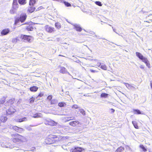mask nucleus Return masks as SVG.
Listing matches in <instances>:
<instances>
[{
	"label": "nucleus",
	"mask_w": 152,
	"mask_h": 152,
	"mask_svg": "<svg viewBox=\"0 0 152 152\" xmlns=\"http://www.w3.org/2000/svg\"><path fill=\"white\" fill-rule=\"evenodd\" d=\"M63 137L60 136L50 134L45 139V142L47 144H51L61 140Z\"/></svg>",
	"instance_id": "nucleus-1"
},
{
	"label": "nucleus",
	"mask_w": 152,
	"mask_h": 152,
	"mask_svg": "<svg viewBox=\"0 0 152 152\" xmlns=\"http://www.w3.org/2000/svg\"><path fill=\"white\" fill-rule=\"evenodd\" d=\"M11 136V140L13 142L17 144L23 142L25 140L24 136L17 133L12 134Z\"/></svg>",
	"instance_id": "nucleus-2"
},
{
	"label": "nucleus",
	"mask_w": 152,
	"mask_h": 152,
	"mask_svg": "<svg viewBox=\"0 0 152 152\" xmlns=\"http://www.w3.org/2000/svg\"><path fill=\"white\" fill-rule=\"evenodd\" d=\"M136 55L137 57L142 60V61L144 62L146 66L149 68H151L150 64L147 58L143 56L140 53L136 52Z\"/></svg>",
	"instance_id": "nucleus-3"
},
{
	"label": "nucleus",
	"mask_w": 152,
	"mask_h": 152,
	"mask_svg": "<svg viewBox=\"0 0 152 152\" xmlns=\"http://www.w3.org/2000/svg\"><path fill=\"white\" fill-rule=\"evenodd\" d=\"M27 15L25 13H22L19 16V18H16L15 19L14 24L16 25L19 21L21 23H23L26 20Z\"/></svg>",
	"instance_id": "nucleus-4"
},
{
	"label": "nucleus",
	"mask_w": 152,
	"mask_h": 152,
	"mask_svg": "<svg viewBox=\"0 0 152 152\" xmlns=\"http://www.w3.org/2000/svg\"><path fill=\"white\" fill-rule=\"evenodd\" d=\"M20 38L21 39L25 42H30L31 39L32 38V36L30 35L21 34Z\"/></svg>",
	"instance_id": "nucleus-5"
},
{
	"label": "nucleus",
	"mask_w": 152,
	"mask_h": 152,
	"mask_svg": "<svg viewBox=\"0 0 152 152\" xmlns=\"http://www.w3.org/2000/svg\"><path fill=\"white\" fill-rule=\"evenodd\" d=\"M45 31L49 33H52L55 31V29L54 27L50 26L48 25L45 26Z\"/></svg>",
	"instance_id": "nucleus-6"
},
{
	"label": "nucleus",
	"mask_w": 152,
	"mask_h": 152,
	"mask_svg": "<svg viewBox=\"0 0 152 152\" xmlns=\"http://www.w3.org/2000/svg\"><path fill=\"white\" fill-rule=\"evenodd\" d=\"M69 124L71 126L75 127H78L79 126L80 124L78 121H74L69 122Z\"/></svg>",
	"instance_id": "nucleus-7"
},
{
	"label": "nucleus",
	"mask_w": 152,
	"mask_h": 152,
	"mask_svg": "<svg viewBox=\"0 0 152 152\" xmlns=\"http://www.w3.org/2000/svg\"><path fill=\"white\" fill-rule=\"evenodd\" d=\"M16 111V110L12 107H9L6 110V113L7 115L13 114Z\"/></svg>",
	"instance_id": "nucleus-8"
},
{
	"label": "nucleus",
	"mask_w": 152,
	"mask_h": 152,
	"mask_svg": "<svg viewBox=\"0 0 152 152\" xmlns=\"http://www.w3.org/2000/svg\"><path fill=\"white\" fill-rule=\"evenodd\" d=\"M84 150V149L81 147H76L72 148L70 150V152H81Z\"/></svg>",
	"instance_id": "nucleus-9"
},
{
	"label": "nucleus",
	"mask_w": 152,
	"mask_h": 152,
	"mask_svg": "<svg viewBox=\"0 0 152 152\" xmlns=\"http://www.w3.org/2000/svg\"><path fill=\"white\" fill-rule=\"evenodd\" d=\"M46 124L52 126H55L57 124V123L53 121L51 119H48L46 120Z\"/></svg>",
	"instance_id": "nucleus-10"
},
{
	"label": "nucleus",
	"mask_w": 152,
	"mask_h": 152,
	"mask_svg": "<svg viewBox=\"0 0 152 152\" xmlns=\"http://www.w3.org/2000/svg\"><path fill=\"white\" fill-rule=\"evenodd\" d=\"M8 119L5 115H2L0 117V124L5 122Z\"/></svg>",
	"instance_id": "nucleus-11"
},
{
	"label": "nucleus",
	"mask_w": 152,
	"mask_h": 152,
	"mask_svg": "<svg viewBox=\"0 0 152 152\" xmlns=\"http://www.w3.org/2000/svg\"><path fill=\"white\" fill-rule=\"evenodd\" d=\"M10 32V30L9 28H5L3 29L1 33V35H5L8 34Z\"/></svg>",
	"instance_id": "nucleus-12"
},
{
	"label": "nucleus",
	"mask_w": 152,
	"mask_h": 152,
	"mask_svg": "<svg viewBox=\"0 0 152 152\" xmlns=\"http://www.w3.org/2000/svg\"><path fill=\"white\" fill-rule=\"evenodd\" d=\"M12 129L15 131L20 133L23 131V129L22 128L19 127L17 126H14L12 127Z\"/></svg>",
	"instance_id": "nucleus-13"
},
{
	"label": "nucleus",
	"mask_w": 152,
	"mask_h": 152,
	"mask_svg": "<svg viewBox=\"0 0 152 152\" xmlns=\"http://www.w3.org/2000/svg\"><path fill=\"white\" fill-rule=\"evenodd\" d=\"M99 66L104 70H107V66L104 64L102 63H100Z\"/></svg>",
	"instance_id": "nucleus-14"
},
{
	"label": "nucleus",
	"mask_w": 152,
	"mask_h": 152,
	"mask_svg": "<svg viewBox=\"0 0 152 152\" xmlns=\"http://www.w3.org/2000/svg\"><path fill=\"white\" fill-rule=\"evenodd\" d=\"M26 29L28 31H32L34 30V26L33 25L28 24V25L26 27Z\"/></svg>",
	"instance_id": "nucleus-15"
},
{
	"label": "nucleus",
	"mask_w": 152,
	"mask_h": 152,
	"mask_svg": "<svg viewBox=\"0 0 152 152\" xmlns=\"http://www.w3.org/2000/svg\"><path fill=\"white\" fill-rule=\"evenodd\" d=\"M32 6H31L28 7L27 11L28 12L31 13L35 11L36 9L34 7Z\"/></svg>",
	"instance_id": "nucleus-16"
},
{
	"label": "nucleus",
	"mask_w": 152,
	"mask_h": 152,
	"mask_svg": "<svg viewBox=\"0 0 152 152\" xmlns=\"http://www.w3.org/2000/svg\"><path fill=\"white\" fill-rule=\"evenodd\" d=\"M59 67L60 68V72L61 73L64 74L67 72V70L65 67L61 66H59Z\"/></svg>",
	"instance_id": "nucleus-17"
},
{
	"label": "nucleus",
	"mask_w": 152,
	"mask_h": 152,
	"mask_svg": "<svg viewBox=\"0 0 152 152\" xmlns=\"http://www.w3.org/2000/svg\"><path fill=\"white\" fill-rule=\"evenodd\" d=\"M38 89V87L36 86H33L29 88L31 92H36L37 91Z\"/></svg>",
	"instance_id": "nucleus-18"
},
{
	"label": "nucleus",
	"mask_w": 152,
	"mask_h": 152,
	"mask_svg": "<svg viewBox=\"0 0 152 152\" xmlns=\"http://www.w3.org/2000/svg\"><path fill=\"white\" fill-rule=\"evenodd\" d=\"M74 29L77 31L80 32L82 30V28L81 27L77 25H74Z\"/></svg>",
	"instance_id": "nucleus-19"
},
{
	"label": "nucleus",
	"mask_w": 152,
	"mask_h": 152,
	"mask_svg": "<svg viewBox=\"0 0 152 152\" xmlns=\"http://www.w3.org/2000/svg\"><path fill=\"white\" fill-rule=\"evenodd\" d=\"M38 0H29V5L30 6H34Z\"/></svg>",
	"instance_id": "nucleus-20"
},
{
	"label": "nucleus",
	"mask_w": 152,
	"mask_h": 152,
	"mask_svg": "<svg viewBox=\"0 0 152 152\" xmlns=\"http://www.w3.org/2000/svg\"><path fill=\"white\" fill-rule=\"evenodd\" d=\"M13 7L14 8H15L16 7L17 8H18V4L17 3V0H13Z\"/></svg>",
	"instance_id": "nucleus-21"
},
{
	"label": "nucleus",
	"mask_w": 152,
	"mask_h": 152,
	"mask_svg": "<svg viewBox=\"0 0 152 152\" xmlns=\"http://www.w3.org/2000/svg\"><path fill=\"white\" fill-rule=\"evenodd\" d=\"M26 117H23L22 118L16 119V120H15V121L17 122L20 123L26 121Z\"/></svg>",
	"instance_id": "nucleus-22"
},
{
	"label": "nucleus",
	"mask_w": 152,
	"mask_h": 152,
	"mask_svg": "<svg viewBox=\"0 0 152 152\" xmlns=\"http://www.w3.org/2000/svg\"><path fill=\"white\" fill-rule=\"evenodd\" d=\"M15 102V99L12 98L9 99L7 101V102L9 104L12 105L14 104Z\"/></svg>",
	"instance_id": "nucleus-23"
},
{
	"label": "nucleus",
	"mask_w": 152,
	"mask_h": 152,
	"mask_svg": "<svg viewBox=\"0 0 152 152\" xmlns=\"http://www.w3.org/2000/svg\"><path fill=\"white\" fill-rule=\"evenodd\" d=\"M19 4L21 5H24L26 4V0H18Z\"/></svg>",
	"instance_id": "nucleus-24"
},
{
	"label": "nucleus",
	"mask_w": 152,
	"mask_h": 152,
	"mask_svg": "<svg viewBox=\"0 0 152 152\" xmlns=\"http://www.w3.org/2000/svg\"><path fill=\"white\" fill-rule=\"evenodd\" d=\"M55 26L56 28L58 29H60L61 28V23L58 22L55 23Z\"/></svg>",
	"instance_id": "nucleus-25"
},
{
	"label": "nucleus",
	"mask_w": 152,
	"mask_h": 152,
	"mask_svg": "<svg viewBox=\"0 0 152 152\" xmlns=\"http://www.w3.org/2000/svg\"><path fill=\"white\" fill-rule=\"evenodd\" d=\"M139 147L144 152H145L147 151V149L142 144H140L139 146Z\"/></svg>",
	"instance_id": "nucleus-26"
},
{
	"label": "nucleus",
	"mask_w": 152,
	"mask_h": 152,
	"mask_svg": "<svg viewBox=\"0 0 152 152\" xmlns=\"http://www.w3.org/2000/svg\"><path fill=\"white\" fill-rule=\"evenodd\" d=\"M124 150V147L121 146L118 148L116 151V152H121Z\"/></svg>",
	"instance_id": "nucleus-27"
},
{
	"label": "nucleus",
	"mask_w": 152,
	"mask_h": 152,
	"mask_svg": "<svg viewBox=\"0 0 152 152\" xmlns=\"http://www.w3.org/2000/svg\"><path fill=\"white\" fill-rule=\"evenodd\" d=\"M41 116V114L40 113H36L33 115V117L34 118L40 117Z\"/></svg>",
	"instance_id": "nucleus-28"
},
{
	"label": "nucleus",
	"mask_w": 152,
	"mask_h": 152,
	"mask_svg": "<svg viewBox=\"0 0 152 152\" xmlns=\"http://www.w3.org/2000/svg\"><path fill=\"white\" fill-rule=\"evenodd\" d=\"M132 123L135 129H138L139 128L137 123L136 121H132Z\"/></svg>",
	"instance_id": "nucleus-29"
},
{
	"label": "nucleus",
	"mask_w": 152,
	"mask_h": 152,
	"mask_svg": "<svg viewBox=\"0 0 152 152\" xmlns=\"http://www.w3.org/2000/svg\"><path fill=\"white\" fill-rule=\"evenodd\" d=\"M134 114H141L140 111L137 109H134L133 110Z\"/></svg>",
	"instance_id": "nucleus-30"
},
{
	"label": "nucleus",
	"mask_w": 152,
	"mask_h": 152,
	"mask_svg": "<svg viewBox=\"0 0 152 152\" xmlns=\"http://www.w3.org/2000/svg\"><path fill=\"white\" fill-rule=\"evenodd\" d=\"M66 105V103L62 102H60L58 103V105L60 107H64Z\"/></svg>",
	"instance_id": "nucleus-31"
},
{
	"label": "nucleus",
	"mask_w": 152,
	"mask_h": 152,
	"mask_svg": "<svg viewBox=\"0 0 152 152\" xmlns=\"http://www.w3.org/2000/svg\"><path fill=\"white\" fill-rule=\"evenodd\" d=\"M6 101V98L3 97L0 100V104H3L5 103Z\"/></svg>",
	"instance_id": "nucleus-32"
},
{
	"label": "nucleus",
	"mask_w": 152,
	"mask_h": 152,
	"mask_svg": "<svg viewBox=\"0 0 152 152\" xmlns=\"http://www.w3.org/2000/svg\"><path fill=\"white\" fill-rule=\"evenodd\" d=\"M108 94L105 93H103L101 94V97L107 98L108 97Z\"/></svg>",
	"instance_id": "nucleus-33"
},
{
	"label": "nucleus",
	"mask_w": 152,
	"mask_h": 152,
	"mask_svg": "<svg viewBox=\"0 0 152 152\" xmlns=\"http://www.w3.org/2000/svg\"><path fill=\"white\" fill-rule=\"evenodd\" d=\"M19 39H18V37H17L15 38H14L12 39V41L13 43H16L18 41H19Z\"/></svg>",
	"instance_id": "nucleus-34"
},
{
	"label": "nucleus",
	"mask_w": 152,
	"mask_h": 152,
	"mask_svg": "<svg viewBox=\"0 0 152 152\" xmlns=\"http://www.w3.org/2000/svg\"><path fill=\"white\" fill-rule=\"evenodd\" d=\"M64 3L67 7H70L71 6V4L67 2L64 1Z\"/></svg>",
	"instance_id": "nucleus-35"
},
{
	"label": "nucleus",
	"mask_w": 152,
	"mask_h": 152,
	"mask_svg": "<svg viewBox=\"0 0 152 152\" xmlns=\"http://www.w3.org/2000/svg\"><path fill=\"white\" fill-rule=\"evenodd\" d=\"M150 21L152 22V14H150L147 17Z\"/></svg>",
	"instance_id": "nucleus-36"
},
{
	"label": "nucleus",
	"mask_w": 152,
	"mask_h": 152,
	"mask_svg": "<svg viewBox=\"0 0 152 152\" xmlns=\"http://www.w3.org/2000/svg\"><path fill=\"white\" fill-rule=\"evenodd\" d=\"M66 118L67 119L66 120V121H68L70 120H72L74 119V117H67Z\"/></svg>",
	"instance_id": "nucleus-37"
},
{
	"label": "nucleus",
	"mask_w": 152,
	"mask_h": 152,
	"mask_svg": "<svg viewBox=\"0 0 152 152\" xmlns=\"http://www.w3.org/2000/svg\"><path fill=\"white\" fill-rule=\"evenodd\" d=\"M35 100V98L33 97H31L29 101L30 103H33L34 102Z\"/></svg>",
	"instance_id": "nucleus-38"
},
{
	"label": "nucleus",
	"mask_w": 152,
	"mask_h": 152,
	"mask_svg": "<svg viewBox=\"0 0 152 152\" xmlns=\"http://www.w3.org/2000/svg\"><path fill=\"white\" fill-rule=\"evenodd\" d=\"M95 3L96 5L99 6H101L102 5L100 1H96L95 2Z\"/></svg>",
	"instance_id": "nucleus-39"
},
{
	"label": "nucleus",
	"mask_w": 152,
	"mask_h": 152,
	"mask_svg": "<svg viewBox=\"0 0 152 152\" xmlns=\"http://www.w3.org/2000/svg\"><path fill=\"white\" fill-rule=\"evenodd\" d=\"M72 108L73 109H77L78 108V106L77 104H74L72 106Z\"/></svg>",
	"instance_id": "nucleus-40"
},
{
	"label": "nucleus",
	"mask_w": 152,
	"mask_h": 152,
	"mask_svg": "<svg viewBox=\"0 0 152 152\" xmlns=\"http://www.w3.org/2000/svg\"><path fill=\"white\" fill-rule=\"evenodd\" d=\"M52 98V96L51 95H49L47 99H48L49 100H50Z\"/></svg>",
	"instance_id": "nucleus-41"
},
{
	"label": "nucleus",
	"mask_w": 152,
	"mask_h": 152,
	"mask_svg": "<svg viewBox=\"0 0 152 152\" xmlns=\"http://www.w3.org/2000/svg\"><path fill=\"white\" fill-rule=\"evenodd\" d=\"M44 95V94L43 93L40 92L38 94V97H42Z\"/></svg>",
	"instance_id": "nucleus-42"
},
{
	"label": "nucleus",
	"mask_w": 152,
	"mask_h": 152,
	"mask_svg": "<svg viewBox=\"0 0 152 152\" xmlns=\"http://www.w3.org/2000/svg\"><path fill=\"white\" fill-rule=\"evenodd\" d=\"M10 12L12 14H14L15 13V10L13 9H12L10 10Z\"/></svg>",
	"instance_id": "nucleus-43"
},
{
	"label": "nucleus",
	"mask_w": 152,
	"mask_h": 152,
	"mask_svg": "<svg viewBox=\"0 0 152 152\" xmlns=\"http://www.w3.org/2000/svg\"><path fill=\"white\" fill-rule=\"evenodd\" d=\"M125 84L126 86L127 87H129L131 86L128 83H125Z\"/></svg>",
	"instance_id": "nucleus-44"
},
{
	"label": "nucleus",
	"mask_w": 152,
	"mask_h": 152,
	"mask_svg": "<svg viewBox=\"0 0 152 152\" xmlns=\"http://www.w3.org/2000/svg\"><path fill=\"white\" fill-rule=\"evenodd\" d=\"M110 110H111V113H113L115 112V110L111 108L110 109Z\"/></svg>",
	"instance_id": "nucleus-45"
},
{
	"label": "nucleus",
	"mask_w": 152,
	"mask_h": 152,
	"mask_svg": "<svg viewBox=\"0 0 152 152\" xmlns=\"http://www.w3.org/2000/svg\"><path fill=\"white\" fill-rule=\"evenodd\" d=\"M140 68H141V69H144V68H145V66H144L143 65H141L140 66Z\"/></svg>",
	"instance_id": "nucleus-46"
},
{
	"label": "nucleus",
	"mask_w": 152,
	"mask_h": 152,
	"mask_svg": "<svg viewBox=\"0 0 152 152\" xmlns=\"http://www.w3.org/2000/svg\"><path fill=\"white\" fill-rule=\"evenodd\" d=\"M90 71L92 72H97V71H95V70H93V69H90Z\"/></svg>",
	"instance_id": "nucleus-47"
},
{
	"label": "nucleus",
	"mask_w": 152,
	"mask_h": 152,
	"mask_svg": "<svg viewBox=\"0 0 152 152\" xmlns=\"http://www.w3.org/2000/svg\"><path fill=\"white\" fill-rule=\"evenodd\" d=\"M80 112L83 114L84 113L85 111L81 109L80 110Z\"/></svg>",
	"instance_id": "nucleus-48"
},
{
	"label": "nucleus",
	"mask_w": 152,
	"mask_h": 152,
	"mask_svg": "<svg viewBox=\"0 0 152 152\" xmlns=\"http://www.w3.org/2000/svg\"><path fill=\"white\" fill-rule=\"evenodd\" d=\"M64 0H59L58 1H59L60 2L64 3Z\"/></svg>",
	"instance_id": "nucleus-49"
},
{
	"label": "nucleus",
	"mask_w": 152,
	"mask_h": 152,
	"mask_svg": "<svg viewBox=\"0 0 152 152\" xmlns=\"http://www.w3.org/2000/svg\"><path fill=\"white\" fill-rule=\"evenodd\" d=\"M42 8H43V7L42 6H40L38 8V10H39L41 9H42Z\"/></svg>",
	"instance_id": "nucleus-50"
},
{
	"label": "nucleus",
	"mask_w": 152,
	"mask_h": 152,
	"mask_svg": "<svg viewBox=\"0 0 152 152\" xmlns=\"http://www.w3.org/2000/svg\"><path fill=\"white\" fill-rule=\"evenodd\" d=\"M150 86L151 88H152V82L151 81L150 82Z\"/></svg>",
	"instance_id": "nucleus-51"
},
{
	"label": "nucleus",
	"mask_w": 152,
	"mask_h": 152,
	"mask_svg": "<svg viewBox=\"0 0 152 152\" xmlns=\"http://www.w3.org/2000/svg\"><path fill=\"white\" fill-rule=\"evenodd\" d=\"M59 56H63L62 55H58Z\"/></svg>",
	"instance_id": "nucleus-52"
},
{
	"label": "nucleus",
	"mask_w": 152,
	"mask_h": 152,
	"mask_svg": "<svg viewBox=\"0 0 152 152\" xmlns=\"http://www.w3.org/2000/svg\"><path fill=\"white\" fill-rule=\"evenodd\" d=\"M144 22H148V21H144Z\"/></svg>",
	"instance_id": "nucleus-53"
}]
</instances>
